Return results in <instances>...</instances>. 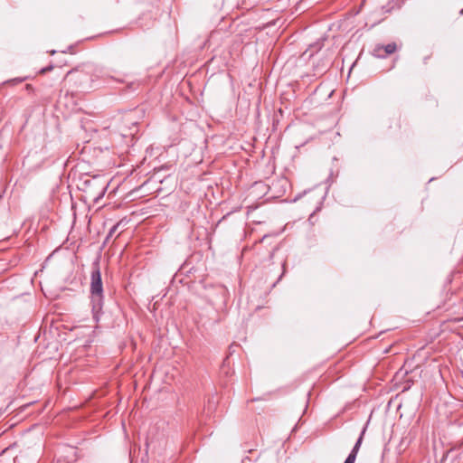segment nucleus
I'll use <instances>...</instances> for the list:
<instances>
[{"mask_svg": "<svg viewBox=\"0 0 463 463\" xmlns=\"http://www.w3.org/2000/svg\"><path fill=\"white\" fill-rule=\"evenodd\" d=\"M52 69V66H48V67H45V68H43V69H41L38 72H39V73H44V72H46V71H51Z\"/></svg>", "mask_w": 463, "mask_h": 463, "instance_id": "4", "label": "nucleus"}, {"mask_svg": "<svg viewBox=\"0 0 463 463\" xmlns=\"http://www.w3.org/2000/svg\"><path fill=\"white\" fill-rule=\"evenodd\" d=\"M430 56H427L424 58L423 61L424 63L426 64L428 62V60L430 59Z\"/></svg>", "mask_w": 463, "mask_h": 463, "instance_id": "6", "label": "nucleus"}, {"mask_svg": "<svg viewBox=\"0 0 463 463\" xmlns=\"http://www.w3.org/2000/svg\"><path fill=\"white\" fill-rule=\"evenodd\" d=\"M90 298L92 312L96 316L103 306V286L100 270L98 264H95L90 278Z\"/></svg>", "mask_w": 463, "mask_h": 463, "instance_id": "1", "label": "nucleus"}, {"mask_svg": "<svg viewBox=\"0 0 463 463\" xmlns=\"http://www.w3.org/2000/svg\"><path fill=\"white\" fill-rule=\"evenodd\" d=\"M396 49V44L394 43H391L384 46L375 47L373 52L375 56L384 58L386 55L395 52Z\"/></svg>", "mask_w": 463, "mask_h": 463, "instance_id": "2", "label": "nucleus"}, {"mask_svg": "<svg viewBox=\"0 0 463 463\" xmlns=\"http://www.w3.org/2000/svg\"><path fill=\"white\" fill-rule=\"evenodd\" d=\"M364 432H365V429L363 430V431H362L360 437L358 438L357 441L355 442L352 451L350 452V454L348 455V457L346 458V459L345 460L344 463H354V461L356 459V456L358 454V451H359L360 447L363 442Z\"/></svg>", "mask_w": 463, "mask_h": 463, "instance_id": "3", "label": "nucleus"}, {"mask_svg": "<svg viewBox=\"0 0 463 463\" xmlns=\"http://www.w3.org/2000/svg\"><path fill=\"white\" fill-rule=\"evenodd\" d=\"M71 75H72V71H69V72L66 74L65 80L69 79Z\"/></svg>", "mask_w": 463, "mask_h": 463, "instance_id": "5", "label": "nucleus"}]
</instances>
